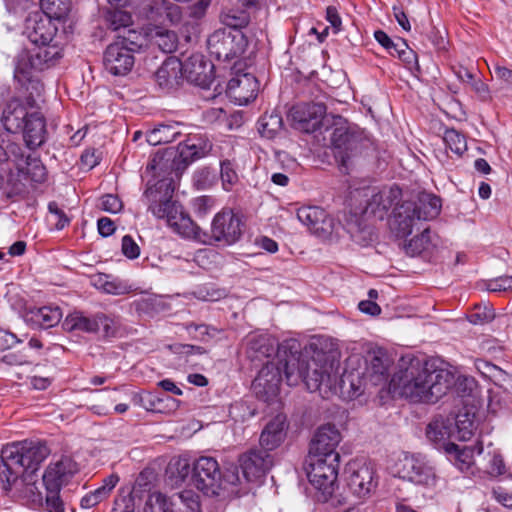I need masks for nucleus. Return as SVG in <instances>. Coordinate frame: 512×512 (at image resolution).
I'll list each match as a JSON object with an SVG mask.
<instances>
[{"label":"nucleus","mask_w":512,"mask_h":512,"mask_svg":"<svg viewBox=\"0 0 512 512\" xmlns=\"http://www.w3.org/2000/svg\"><path fill=\"white\" fill-rule=\"evenodd\" d=\"M22 125L24 127L20 130V133L23 135V140L29 149H37L45 143L48 134L46 119L38 110V107Z\"/></svg>","instance_id":"31"},{"label":"nucleus","mask_w":512,"mask_h":512,"mask_svg":"<svg viewBox=\"0 0 512 512\" xmlns=\"http://www.w3.org/2000/svg\"><path fill=\"white\" fill-rule=\"evenodd\" d=\"M339 462L340 454H328L325 457L309 455L306 460V474L315 489L316 502L329 503L332 507L346 503V498L336 493Z\"/></svg>","instance_id":"5"},{"label":"nucleus","mask_w":512,"mask_h":512,"mask_svg":"<svg viewBox=\"0 0 512 512\" xmlns=\"http://www.w3.org/2000/svg\"><path fill=\"white\" fill-rule=\"evenodd\" d=\"M141 505L131 496V492L120 488L114 500L112 512H135Z\"/></svg>","instance_id":"51"},{"label":"nucleus","mask_w":512,"mask_h":512,"mask_svg":"<svg viewBox=\"0 0 512 512\" xmlns=\"http://www.w3.org/2000/svg\"><path fill=\"white\" fill-rule=\"evenodd\" d=\"M400 48L396 53V56L405 63L408 69H413L418 66L417 54L412 50L404 39H399Z\"/></svg>","instance_id":"57"},{"label":"nucleus","mask_w":512,"mask_h":512,"mask_svg":"<svg viewBox=\"0 0 512 512\" xmlns=\"http://www.w3.org/2000/svg\"><path fill=\"white\" fill-rule=\"evenodd\" d=\"M153 42L164 53H172L177 49L178 37L174 31L161 29L156 31Z\"/></svg>","instance_id":"48"},{"label":"nucleus","mask_w":512,"mask_h":512,"mask_svg":"<svg viewBox=\"0 0 512 512\" xmlns=\"http://www.w3.org/2000/svg\"><path fill=\"white\" fill-rule=\"evenodd\" d=\"M28 379L33 389L46 390L55 379V366L49 365L45 375H30Z\"/></svg>","instance_id":"56"},{"label":"nucleus","mask_w":512,"mask_h":512,"mask_svg":"<svg viewBox=\"0 0 512 512\" xmlns=\"http://www.w3.org/2000/svg\"><path fill=\"white\" fill-rule=\"evenodd\" d=\"M426 437L436 449L448 453V416L435 415L426 427Z\"/></svg>","instance_id":"37"},{"label":"nucleus","mask_w":512,"mask_h":512,"mask_svg":"<svg viewBox=\"0 0 512 512\" xmlns=\"http://www.w3.org/2000/svg\"><path fill=\"white\" fill-rule=\"evenodd\" d=\"M477 370L485 377L491 379L495 385L501 386L502 383L510 379V375L497 365L478 359L475 361Z\"/></svg>","instance_id":"45"},{"label":"nucleus","mask_w":512,"mask_h":512,"mask_svg":"<svg viewBox=\"0 0 512 512\" xmlns=\"http://www.w3.org/2000/svg\"><path fill=\"white\" fill-rule=\"evenodd\" d=\"M173 179H161L154 187H148L144 196L149 201L148 210L178 234L187 238H200L202 229L191 219L178 201L173 200Z\"/></svg>","instance_id":"2"},{"label":"nucleus","mask_w":512,"mask_h":512,"mask_svg":"<svg viewBox=\"0 0 512 512\" xmlns=\"http://www.w3.org/2000/svg\"><path fill=\"white\" fill-rule=\"evenodd\" d=\"M340 440V432L334 425H323L317 429L311 440L309 455L325 457L328 454H339L336 447Z\"/></svg>","instance_id":"29"},{"label":"nucleus","mask_w":512,"mask_h":512,"mask_svg":"<svg viewBox=\"0 0 512 512\" xmlns=\"http://www.w3.org/2000/svg\"><path fill=\"white\" fill-rule=\"evenodd\" d=\"M450 377L454 378L453 390L461 398L470 397L477 388V382L472 376L459 374L457 377L450 371Z\"/></svg>","instance_id":"49"},{"label":"nucleus","mask_w":512,"mask_h":512,"mask_svg":"<svg viewBox=\"0 0 512 512\" xmlns=\"http://www.w3.org/2000/svg\"><path fill=\"white\" fill-rule=\"evenodd\" d=\"M448 372L439 369L435 359H402L399 370L388 382L393 396L409 399L411 402L434 404L448 393Z\"/></svg>","instance_id":"1"},{"label":"nucleus","mask_w":512,"mask_h":512,"mask_svg":"<svg viewBox=\"0 0 512 512\" xmlns=\"http://www.w3.org/2000/svg\"><path fill=\"white\" fill-rule=\"evenodd\" d=\"M192 485L206 496H218L222 488L221 470L213 457L202 456L194 461Z\"/></svg>","instance_id":"14"},{"label":"nucleus","mask_w":512,"mask_h":512,"mask_svg":"<svg viewBox=\"0 0 512 512\" xmlns=\"http://www.w3.org/2000/svg\"><path fill=\"white\" fill-rule=\"evenodd\" d=\"M7 164H12L26 179L35 183H43L47 179V169L40 158L25 155V151L19 144V153L15 159L9 157Z\"/></svg>","instance_id":"28"},{"label":"nucleus","mask_w":512,"mask_h":512,"mask_svg":"<svg viewBox=\"0 0 512 512\" xmlns=\"http://www.w3.org/2000/svg\"><path fill=\"white\" fill-rule=\"evenodd\" d=\"M181 135L177 125H159L147 134V142L150 145L156 146L161 144H168L177 139Z\"/></svg>","instance_id":"44"},{"label":"nucleus","mask_w":512,"mask_h":512,"mask_svg":"<svg viewBox=\"0 0 512 512\" xmlns=\"http://www.w3.org/2000/svg\"><path fill=\"white\" fill-rule=\"evenodd\" d=\"M285 341L279 343L278 340L268 334L252 332L245 338V354L247 358L257 364L276 356L277 361H285L289 357V351L283 349Z\"/></svg>","instance_id":"13"},{"label":"nucleus","mask_w":512,"mask_h":512,"mask_svg":"<svg viewBox=\"0 0 512 512\" xmlns=\"http://www.w3.org/2000/svg\"><path fill=\"white\" fill-rule=\"evenodd\" d=\"M145 36L136 29L124 30L118 33L103 53L105 70L113 76L128 75L135 64V53L142 50Z\"/></svg>","instance_id":"6"},{"label":"nucleus","mask_w":512,"mask_h":512,"mask_svg":"<svg viewBox=\"0 0 512 512\" xmlns=\"http://www.w3.org/2000/svg\"><path fill=\"white\" fill-rule=\"evenodd\" d=\"M25 31L28 39L35 45L54 44L58 23L41 12H35L26 19Z\"/></svg>","instance_id":"21"},{"label":"nucleus","mask_w":512,"mask_h":512,"mask_svg":"<svg viewBox=\"0 0 512 512\" xmlns=\"http://www.w3.org/2000/svg\"><path fill=\"white\" fill-rule=\"evenodd\" d=\"M63 329L72 331H81L86 333L102 332L103 337H115L118 332V322L115 317L102 312L86 316L81 311H74L67 315L63 324Z\"/></svg>","instance_id":"11"},{"label":"nucleus","mask_w":512,"mask_h":512,"mask_svg":"<svg viewBox=\"0 0 512 512\" xmlns=\"http://www.w3.org/2000/svg\"><path fill=\"white\" fill-rule=\"evenodd\" d=\"M144 512H173L167 497L161 493H154L146 501Z\"/></svg>","instance_id":"55"},{"label":"nucleus","mask_w":512,"mask_h":512,"mask_svg":"<svg viewBox=\"0 0 512 512\" xmlns=\"http://www.w3.org/2000/svg\"><path fill=\"white\" fill-rule=\"evenodd\" d=\"M485 288L489 292H507L512 291V276H502L485 283Z\"/></svg>","instance_id":"63"},{"label":"nucleus","mask_w":512,"mask_h":512,"mask_svg":"<svg viewBox=\"0 0 512 512\" xmlns=\"http://www.w3.org/2000/svg\"><path fill=\"white\" fill-rule=\"evenodd\" d=\"M365 375L369 378V383L374 386L386 384L388 382L389 358L382 349L369 351L366 357Z\"/></svg>","instance_id":"32"},{"label":"nucleus","mask_w":512,"mask_h":512,"mask_svg":"<svg viewBox=\"0 0 512 512\" xmlns=\"http://www.w3.org/2000/svg\"><path fill=\"white\" fill-rule=\"evenodd\" d=\"M473 73L471 69L461 64L450 65V75L452 74L457 80V83L450 82V93H457L461 89V86L466 88V80H473Z\"/></svg>","instance_id":"52"},{"label":"nucleus","mask_w":512,"mask_h":512,"mask_svg":"<svg viewBox=\"0 0 512 512\" xmlns=\"http://www.w3.org/2000/svg\"><path fill=\"white\" fill-rule=\"evenodd\" d=\"M283 362L272 359L265 362L258 372L252 382V390L259 400L270 402L278 395L284 376Z\"/></svg>","instance_id":"16"},{"label":"nucleus","mask_w":512,"mask_h":512,"mask_svg":"<svg viewBox=\"0 0 512 512\" xmlns=\"http://www.w3.org/2000/svg\"><path fill=\"white\" fill-rule=\"evenodd\" d=\"M285 437L286 420L283 415L278 414L266 424L261 432L259 446L271 453L281 445Z\"/></svg>","instance_id":"34"},{"label":"nucleus","mask_w":512,"mask_h":512,"mask_svg":"<svg viewBox=\"0 0 512 512\" xmlns=\"http://www.w3.org/2000/svg\"><path fill=\"white\" fill-rule=\"evenodd\" d=\"M217 179L215 171L209 167L197 169L193 174V185L198 190H206L211 188Z\"/></svg>","instance_id":"53"},{"label":"nucleus","mask_w":512,"mask_h":512,"mask_svg":"<svg viewBox=\"0 0 512 512\" xmlns=\"http://www.w3.org/2000/svg\"><path fill=\"white\" fill-rule=\"evenodd\" d=\"M243 476L247 481H255L265 476L274 464V457L261 446L251 448L239 457Z\"/></svg>","instance_id":"19"},{"label":"nucleus","mask_w":512,"mask_h":512,"mask_svg":"<svg viewBox=\"0 0 512 512\" xmlns=\"http://www.w3.org/2000/svg\"><path fill=\"white\" fill-rule=\"evenodd\" d=\"M41 13L57 23L64 22L72 10V0H40Z\"/></svg>","instance_id":"42"},{"label":"nucleus","mask_w":512,"mask_h":512,"mask_svg":"<svg viewBox=\"0 0 512 512\" xmlns=\"http://www.w3.org/2000/svg\"><path fill=\"white\" fill-rule=\"evenodd\" d=\"M455 428L456 432L453 433L455 438L466 441L472 437L475 429L474 407L464 405L455 416Z\"/></svg>","instance_id":"40"},{"label":"nucleus","mask_w":512,"mask_h":512,"mask_svg":"<svg viewBox=\"0 0 512 512\" xmlns=\"http://www.w3.org/2000/svg\"><path fill=\"white\" fill-rule=\"evenodd\" d=\"M401 198L402 190L399 186L393 185L389 188H383L371 196L361 215L383 220L389 209L393 205H397Z\"/></svg>","instance_id":"22"},{"label":"nucleus","mask_w":512,"mask_h":512,"mask_svg":"<svg viewBox=\"0 0 512 512\" xmlns=\"http://www.w3.org/2000/svg\"><path fill=\"white\" fill-rule=\"evenodd\" d=\"M220 178L223 189L228 192L238 183L239 177L233 161L225 159L220 162Z\"/></svg>","instance_id":"50"},{"label":"nucleus","mask_w":512,"mask_h":512,"mask_svg":"<svg viewBox=\"0 0 512 512\" xmlns=\"http://www.w3.org/2000/svg\"><path fill=\"white\" fill-rule=\"evenodd\" d=\"M258 90V80L251 73L237 72L227 83V93L239 105H247L255 100Z\"/></svg>","instance_id":"25"},{"label":"nucleus","mask_w":512,"mask_h":512,"mask_svg":"<svg viewBox=\"0 0 512 512\" xmlns=\"http://www.w3.org/2000/svg\"><path fill=\"white\" fill-rule=\"evenodd\" d=\"M283 349L289 351V357L283 364L284 378L289 386L304 382L310 392L320 389L327 376L322 368H317L314 360L306 359L301 353V344L296 339L285 340Z\"/></svg>","instance_id":"8"},{"label":"nucleus","mask_w":512,"mask_h":512,"mask_svg":"<svg viewBox=\"0 0 512 512\" xmlns=\"http://www.w3.org/2000/svg\"><path fill=\"white\" fill-rule=\"evenodd\" d=\"M24 99L21 97L11 98L4 106L0 121L7 132L18 134L23 129V123L29 115L37 108L35 97L36 93H32V89L26 91Z\"/></svg>","instance_id":"15"},{"label":"nucleus","mask_w":512,"mask_h":512,"mask_svg":"<svg viewBox=\"0 0 512 512\" xmlns=\"http://www.w3.org/2000/svg\"><path fill=\"white\" fill-rule=\"evenodd\" d=\"M365 216L359 214H350L346 218L345 230L350 235L352 241L360 246H368L375 239L373 227L366 222Z\"/></svg>","instance_id":"36"},{"label":"nucleus","mask_w":512,"mask_h":512,"mask_svg":"<svg viewBox=\"0 0 512 512\" xmlns=\"http://www.w3.org/2000/svg\"><path fill=\"white\" fill-rule=\"evenodd\" d=\"M483 452V445L477 442L473 446H460L450 442V463H452L459 471L463 473H473L475 465L474 454Z\"/></svg>","instance_id":"35"},{"label":"nucleus","mask_w":512,"mask_h":512,"mask_svg":"<svg viewBox=\"0 0 512 512\" xmlns=\"http://www.w3.org/2000/svg\"><path fill=\"white\" fill-rule=\"evenodd\" d=\"M374 38L382 47H384L387 50V52L391 56H396V53L400 49V48H398L400 38H397V40L394 41L383 30H376L374 32Z\"/></svg>","instance_id":"61"},{"label":"nucleus","mask_w":512,"mask_h":512,"mask_svg":"<svg viewBox=\"0 0 512 512\" xmlns=\"http://www.w3.org/2000/svg\"><path fill=\"white\" fill-rule=\"evenodd\" d=\"M109 496L106 495L105 490H101L99 487L94 491H90L84 495L80 501V506L84 509L92 508L102 501L106 500Z\"/></svg>","instance_id":"62"},{"label":"nucleus","mask_w":512,"mask_h":512,"mask_svg":"<svg viewBox=\"0 0 512 512\" xmlns=\"http://www.w3.org/2000/svg\"><path fill=\"white\" fill-rule=\"evenodd\" d=\"M244 223L241 216L233 209L218 212L211 223L210 238L215 242L232 245L239 241Z\"/></svg>","instance_id":"17"},{"label":"nucleus","mask_w":512,"mask_h":512,"mask_svg":"<svg viewBox=\"0 0 512 512\" xmlns=\"http://www.w3.org/2000/svg\"><path fill=\"white\" fill-rule=\"evenodd\" d=\"M368 382L369 378L364 372L345 370L340 378V388L342 391H346L350 398H357L364 393Z\"/></svg>","instance_id":"39"},{"label":"nucleus","mask_w":512,"mask_h":512,"mask_svg":"<svg viewBox=\"0 0 512 512\" xmlns=\"http://www.w3.org/2000/svg\"><path fill=\"white\" fill-rule=\"evenodd\" d=\"M331 148L339 169L348 173L352 160L370 144L365 131L337 116L331 133Z\"/></svg>","instance_id":"7"},{"label":"nucleus","mask_w":512,"mask_h":512,"mask_svg":"<svg viewBox=\"0 0 512 512\" xmlns=\"http://www.w3.org/2000/svg\"><path fill=\"white\" fill-rule=\"evenodd\" d=\"M430 244L429 229L424 228L420 235L413 237L406 245V253L411 256L420 255Z\"/></svg>","instance_id":"54"},{"label":"nucleus","mask_w":512,"mask_h":512,"mask_svg":"<svg viewBox=\"0 0 512 512\" xmlns=\"http://www.w3.org/2000/svg\"><path fill=\"white\" fill-rule=\"evenodd\" d=\"M398 476L417 485H432L435 473L423 458L415 455H405L397 464Z\"/></svg>","instance_id":"20"},{"label":"nucleus","mask_w":512,"mask_h":512,"mask_svg":"<svg viewBox=\"0 0 512 512\" xmlns=\"http://www.w3.org/2000/svg\"><path fill=\"white\" fill-rule=\"evenodd\" d=\"M345 475L347 487L359 498L370 496L378 486L375 465L365 459L350 461L346 466Z\"/></svg>","instance_id":"12"},{"label":"nucleus","mask_w":512,"mask_h":512,"mask_svg":"<svg viewBox=\"0 0 512 512\" xmlns=\"http://www.w3.org/2000/svg\"><path fill=\"white\" fill-rule=\"evenodd\" d=\"M106 20L109 27L114 31H119V33L131 29L128 27L132 24V16L123 8H109L106 13Z\"/></svg>","instance_id":"46"},{"label":"nucleus","mask_w":512,"mask_h":512,"mask_svg":"<svg viewBox=\"0 0 512 512\" xmlns=\"http://www.w3.org/2000/svg\"><path fill=\"white\" fill-rule=\"evenodd\" d=\"M212 149L210 140L201 134L188 135L176 148H168L160 158L159 165L170 163L176 176L181 175L193 162L207 156Z\"/></svg>","instance_id":"9"},{"label":"nucleus","mask_w":512,"mask_h":512,"mask_svg":"<svg viewBox=\"0 0 512 512\" xmlns=\"http://www.w3.org/2000/svg\"><path fill=\"white\" fill-rule=\"evenodd\" d=\"M495 318L494 309L488 306L481 307L475 306V312L469 316V321L473 324H484L492 321Z\"/></svg>","instance_id":"60"},{"label":"nucleus","mask_w":512,"mask_h":512,"mask_svg":"<svg viewBox=\"0 0 512 512\" xmlns=\"http://www.w3.org/2000/svg\"><path fill=\"white\" fill-rule=\"evenodd\" d=\"M48 211L56 218V230H63L70 224L71 218L67 216V214L56 201H51L48 203Z\"/></svg>","instance_id":"58"},{"label":"nucleus","mask_w":512,"mask_h":512,"mask_svg":"<svg viewBox=\"0 0 512 512\" xmlns=\"http://www.w3.org/2000/svg\"><path fill=\"white\" fill-rule=\"evenodd\" d=\"M58 44H39L32 49L21 50L14 58V80L23 90L41 95L43 84L35 73L47 70L62 58Z\"/></svg>","instance_id":"3"},{"label":"nucleus","mask_w":512,"mask_h":512,"mask_svg":"<svg viewBox=\"0 0 512 512\" xmlns=\"http://www.w3.org/2000/svg\"><path fill=\"white\" fill-rule=\"evenodd\" d=\"M47 491L46 507L49 512H64L63 502L59 493L61 489L52 490L49 485H44Z\"/></svg>","instance_id":"64"},{"label":"nucleus","mask_w":512,"mask_h":512,"mask_svg":"<svg viewBox=\"0 0 512 512\" xmlns=\"http://www.w3.org/2000/svg\"><path fill=\"white\" fill-rule=\"evenodd\" d=\"M418 223L420 221L417 218L413 201L397 204L388 220L389 228L397 238H405L410 235Z\"/></svg>","instance_id":"24"},{"label":"nucleus","mask_w":512,"mask_h":512,"mask_svg":"<svg viewBox=\"0 0 512 512\" xmlns=\"http://www.w3.org/2000/svg\"><path fill=\"white\" fill-rule=\"evenodd\" d=\"M62 310L59 306L46 305L42 307H26L23 312L24 321L34 328L49 329L62 319Z\"/></svg>","instance_id":"30"},{"label":"nucleus","mask_w":512,"mask_h":512,"mask_svg":"<svg viewBox=\"0 0 512 512\" xmlns=\"http://www.w3.org/2000/svg\"><path fill=\"white\" fill-rule=\"evenodd\" d=\"M182 77L200 87H210L214 80V65L202 54L196 53L182 62Z\"/></svg>","instance_id":"23"},{"label":"nucleus","mask_w":512,"mask_h":512,"mask_svg":"<svg viewBox=\"0 0 512 512\" xmlns=\"http://www.w3.org/2000/svg\"><path fill=\"white\" fill-rule=\"evenodd\" d=\"M326 105L324 103H301L290 110L292 126L305 133H314L321 129Z\"/></svg>","instance_id":"18"},{"label":"nucleus","mask_w":512,"mask_h":512,"mask_svg":"<svg viewBox=\"0 0 512 512\" xmlns=\"http://www.w3.org/2000/svg\"><path fill=\"white\" fill-rule=\"evenodd\" d=\"M418 220L421 222L436 218L441 211V199L428 192H420L413 202Z\"/></svg>","instance_id":"38"},{"label":"nucleus","mask_w":512,"mask_h":512,"mask_svg":"<svg viewBox=\"0 0 512 512\" xmlns=\"http://www.w3.org/2000/svg\"><path fill=\"white\" fill-rule=\"evenodd\" d=\"M221 21L226 26L224 29L242 31L248 26L250 15L244 10L231 9L221 15Z\"/></svg>","instance_id":"47"},{"label":"nucleus","mask_w":512,"mask_h":512,"mask_svg":"<svg viewBox=\"0 0 512 512\" xmlns=\"http://www.w3.org/2000/svg\"><path fill=\"white\" fill-rule=\"evenodd\" d=\"M167 0H153L147 10V18L151 21L165 24V10Z\"/></svg>","instance_id":"59"},{"label":"nucleus","mask_w":512,"mask_h":512,"mask_svg":"<svg viewBox=\"0 0 512 512\" xmlns=\"http://www.w3.org/2000/svg\"><path fill=\"white\" fill-rule=\"evenodd\" d=\"M49 454L50 449L42 442L6 445L0 454V474L7 472L4 490L9 492L24 472L34 473Z\"/></svg>","instance_id":"4"},{"label":"nucleus","mask_w":512,"mask_h":512,"mask_svg":"<svg viewBox=\"0 0 512 512\" xmlns=\"http://www.w3.org/2000/svg\"><path fill=\"white\" fill-rule=\"evenodd\" d=\"M165 400L172 402V404H174L176 407L178 406V400L170 396H158L157 394L151 392L134 393L131 398V401L135 406L142 407L147 411L157 412L162 411V403Z\"/></svg>","instance_id":"43"},{"label":"nucleus","mask_w":512,"mask_h":512,"mask_svg":"<svg viewBox=\"0 0 512 512\" xmlns=\"http://www.w3.org/2000/svg\"><path fill=\"white\" fill-rule=\"evenodd\" d=\"M248 41L242 31L218 29L207 40L210 54L219 61H231L246 50Z\"/></svg>","instance_id":"10"},{"label":"nucleus","mask_w":512,"mask_h":512,"mask_svg":"<svg viewBox=\"0 0 512 512\" xmlns=\"http://www.w3.org/2000/svg\"><path fill=\"white\" fill-rule=\"evenodd\" d=\"M297 218L317 236L326 237L332 233L333 219L318 206H303L297 210Z\"/></svg>","instance_id":"26"},{"label":"nucleus","mask_w":512,"mask_h":512,"mask_svg":"<svg viewBox=\"0 0 512 512\" xmlns=\"http://www.w3.org/2000/svg\"><path fill=\"white\" fill-rule=\"evenodd\" d=\"M257 123L259 133L267 139L276 138L284 130L283 118L276 110L265 112Z\"/></svg>","instance_id":"41"},{"label":"nucleus","mask_w":512,"mask_h":512,"mask_svg":"<svg viewBox=\"0 0 512 512\" xmlns=\"http://www.w3.org/2000/svg\"><path fill=\"white\" fill-rule=\"evenodd\" d=\"M77 471V463L69 456H62L59 461L47 467L42 477L43 484L56 491L67 484Z\"/></svg>","instance_id":"27"},{"label":"nucleus","mask_w":512,"mask_h":512,"mask_svg":"<svg viewBox=\"0 0 512 512\" xmlns=\"http://www.w3.org/2000/svg\"><path fill=\"white\" fill-rule=\"evenodd\" d=\"M182 68V61L177 57H167L154 74L157 85L166 92L175 89L182 79Z\"/></svg>","instance_id":"33"}]
</instances>
